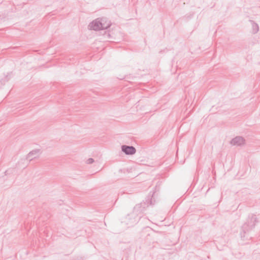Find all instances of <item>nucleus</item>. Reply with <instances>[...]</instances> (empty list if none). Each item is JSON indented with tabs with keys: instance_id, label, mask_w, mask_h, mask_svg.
<instances>
[{
	"instance_id": "obj_4",
	"label": "nucleus",
	"mask_w": 260,
	"mask_h": 260,
	"mask_svg": "<svg viewBox=\"0 0 260 260\" xmlns=\"http://www.w3.org/2000/svg\"><path fill=\"white\" fill-rule=\"evenodd\" d=\"M89 163H92L93 162V159L90 158L88 160Z\"/></svg>"
},
{
	"instance_id": "obj_3",
	"label": "nucleus",
	"mask_w": 260,
	"mask_h": 260,
	"mask_svg": "<svg viewBox=\"0 0 260 260\" xmlns=\"http://www.w3.org/2000/svg\"><path fill=\"white\" fill-rule=\"evenodd\" d=\"M244 140L241 137H236L232 141V143L234 145H241L243 144Z\"/></svg>"
},
{
	"instance_id": "obj_1",
	"label": "nucleus",
	"mask_w": 260,
	"mask_h": 260,
	"mask_svg": "<svg viewBox=\"0 0 260 260\" xmlns=\"http://www.w3.org/2000/svg\"><path fill=\"white\" fill-rule=\"evenodd\" d=\"M109 23L104 19L95 20L90 24V27L93 30H100L109 27Z\"/></svg>"
},
{
	"instance_id": "obj_2",
	"label": "nucleus",
	"mask_w": 260,
	"mask_h": 260,
	"mask_svg": "<svg viewBox=\"0 0 260 260\" xmlns=\"http://www.w3.org/2000/svg\"><path fill=\"white\" fill-rule=\"evenodd\" d=\"M122 150L126 154H133L136 152V149L132 146H123Z\"/></svg>"
}]
</instances>
